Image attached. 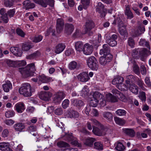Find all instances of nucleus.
Returning a JSON list of instances; mask_svg holds the SVG:
<instances>
[{
    "label": "nucleus",
    "mask_w": 151,
    "mask_h": 151,
    "mask_svg": "<svg viewBox=\"0 0 151 151\" xmlns=\"http://www.w3.org/2000/svg\"><path fill=\"white\" fill-rule=\"evenodd\" d=\"M106 100L109 102H115L117 101V99L116 97L113 96L111 93H109L106 95Z\"/></svg>",
    "instance_id": "nucleus-30"
},
{
    "label": "nucleus",
    "mask_w": 151,
    "mask_h": 151,
    "mask_svg": "<svg viewBox=\"0 0 151 151\" xmlns=\"http://www.w3.org/2000/svg\"><path fill=\"white\" fill-rule=\"evenodd\" d=\"M129 45L131 47H134L135 45L133 39L132 37H129L128 40Z\"/></svg>",
    "instance_id": "nucleus-58"
},
{
    "label": "nucleus",
    "mask_w": 151,
    "mask_h": 151,
    "mask_svg": "<svg viewBox=\"0 0 151 151\" xmlns=\"http://www.w3.org/2000/svg\"><path fill=\"white\" fill-rule=\"evenodd\" d=\"M99 101L98 100L92 98L90 101V105L93 107H96L97 106Z\"/></svg>",
    "instance_id": "nucleus-50"
},
{
    "label": "nucleus",
    "mask_w": 151,
    "mask_h": 151,
    "mask_svg": "<svg viewBox=\"0 0 151 151\" xmlns=\"http://www.w3.org/2000/svg\"><path fill=\"white\" fill-rule=\"evenodd\" d=\"M4 123L7 125L11 126L13 125L14 123V121L12 119L6 120L4 121Z\"/></svg>",
    "instance_id": "nucleus-63"
},
{
    "label": "nucleus",
    "mask_w": 151,
    "mask_h": 151,
    "mask_svg": "<svg viewBox=\"0 0 151 151\" xmlns=\"http://www.w3.org/2000/svg\"><path fill=\"white\" fill-rule=\"evenodd\" d=\"M85 31L86 33L90 32L95 27V24L93 21L91 20L87 21L85 25Z\"/></svg>",
    "instance_id": "nucleus-19"
},
{
    "label": "nucleus",
    "mask_w": 151,
    "mask_h": 151,
    "mask_svg": "<svg viewBox=\"0 0 151 151\" xmlns=\"http://www.w3.org/2000/svg\"><path fill=\"white\" fill-rule=\"evenodd\" d=\"M129 90L135 94H137L138 92V88L136 85H131L129 87Z\"/></svg>",
    "instance_id": "nucleus-42"
},
{
    "label": "nucleus",
    "mask_w": 151,
    "mask_h": 151,
    "mask_svg": "<svg viewBox=\"0 0 151 151\" xmlns=\"http://www.w3.org/2000/svg\"><path fill=\"white\" fill-rule=\"evenodd\" d=\"M100 129L97 127L93 126V132L94 134L98 136H104L106 134L108 129L103 125L99 126Z\"/></svg>",
    "instance_id": "nucleus-4"
},
{
    "label": "nucleus",
    "mask_w": 151,
    "mask_h": 151,
    "mask_svg": "<svg viewBox=\"0 0 151 151\" xmlns=\"http://www.w3.org/2000/svg\"><path fill=\"white\" fill-rule=\"evenodd\" d=\"M94 145V148L99 150H102L103 149V144L100 142H95Z\"/></svg>",
    "instance_id": "nucleus-43"
},
{
    "label": "nucleus",
    "mask_w": 151,
    "mask_h": 151,
    "mask_svg": "<svg viewBox=\"0 0 151 151\" xmlns=\"http://www.w3.org/2000/svg\"><path fill=\"white\" fill-rule=\"evenodd\" d=\"M9 144L8 143L5 142L1 150L2 151H13L9 147Z\"/></svg>",
    "instance_id": "nucleus-56"
},
{
    "label": "nucleus",
    "mask_w": 151,
    "mask_h": 151,
    "mask_svg": "<svg viewBox=\"0 0 151 151\" xmlns=\"http://www.w3.org/2000/svg\"><path fill=\"white\" fill-rule=\"evenodd\" d=\"M105 11L104 5L101 2H99L96 6V12L101 14V17H103L105 16Z\"/></svg>",
    "instance_id": "nucleus-17"
},
{
    "label": "nucleus",
    "mask_w": 151,
    "mask_h": 151,
    "mask_svg": "<svg viewBox=\"0 0 151 151\" xmlns=\"http://www.w3.org/2000/svg\"><path fill=\"white\" fill-rule=\"evenodd\" d=\"M69 104V101L68 99L65 100L62 103L63 107L64 109H66L68 106Z\"/></svg>",
    "instance_id": "nucleus-62"
},
{
    "label": "nucleus",
    "mask_w": 151,
    "mask_h": 151,
    "mask_svg": "<svg viewBox=\"0 0 151 151\" xmlns=\"http://www.w3.org/2000/svg\"><path fill=\"white\" fill-rule=\"evenodd\" d=\"M17 111L19 113H22L25 109V108L23 103H17L14 107Z\"/></svg>",
    "instance_id": "nucleus-26"
},
{
    "label": "nucleus",
    "mask_w": 151,
    "mask_h": 151,
    "mask_svg": "<svg viewBox=\"0 0 151 151\" xmlns=\"http://www.w3.org/2000/svg\"><path fill=\"white\" fill-rule=\"evenodd\" d=\"M16 32L19 36L22 37H24L25 35V33L21 29L17 28L16 29Z\"/></svg>",
    "instance_id": "nucleus-51"
},
{
    "label": "nucleus",
    "mask_w": 151,
    "mask_h": 151,
    "mask_svg": "<svg viewBox=\"0 0 151 151\" xmlns=\"http://www.w3.org/2000/svg\"><path fill=\"white\" fill-rule=\"evenodd\" d=\"M89 93V90L87 86H85L81 91V95L83 97L87 96Z\"/></svg>",
    "instance_id": "nucleus-35"
},
{
    "label": "nucleus",
    "mask_w": 151,
    "mask_h": 151,
    "mask_svg": "<svg viewBox=\"0 0 151 151\" xmlns=\"http://www.w3.org/2000/svg\"><path fill=\"white\" fill-rule=\"evenodd\" d=\"M115 148L118 151H123L125 149V147L122 143L118 142V143Z\"/></svg>",
    "instance_id": "nucleus-52"
},
{
    "label": "nucleus",
    "mask_w": 151,
    "mask_h": 151,
    "mask_svg": "<svg viewBox=\"0 0 151 151\" xmlns=\"http://www.w3.org/2000/svg\"><path fill=\"white\" fill-rule=\"evenodd\" d=\"M139 44L141 46H145L148 48L149 50L150 49L149 42L146 41L145 39H141L139 42Z\"/></svg>",
    "instance_id": "nucleus-40"
},
{
    "label": "nucleus",
    "mask_w": 151,
    "mask_h": 151,
    "mask_svg": "<svg viewBox=\"0 0 151 151\" xmlns=\"http://www.w3.org/2000/svg\"><path fill=\"white\" fill-rule=\"evenodd\" d=\"M95 140L96 139L94 138H89L85 139L83 141V143L86 145L91 147Z\"/></svg>",
    "instance_id": "nucleus-31"
},
{
    "label": "nucleus",
    "mask_w": 151,
    "mask_h": 151,
    "mask_svg": "<svg viewBox=\"0 0 151 151\" xmlns=\"http://www.w3.org/2000/svg\"><path fill=\"white\" fill-rule=\"evenodd\" d=\"M112 58V55L111 54L104 55L100 58V63L102 65H105L111 61Z\"/></svg>",
    "instance_id": "nucleus-8"
},
{
    "label": "nucleus",
    "mask_w": 151,
    "mask_h": 151,
    "mask_svg": "<svg viewBox=\"0 0 151 151\" xmlns=\"http://www.w3.org/2000/svg\"><path fill=\"white\" fill-rule=\"evenodd\" d=\"M6 63L7 65L9 67H14L17 66L15 62L11 60H6Z\"/></svg>",
    "instance_id": "nucleus-54"
},
{
    "label": "nucleus",
    "mask_w": 151,
    "mask_h": 151,
    "mask_svg": "<svg viewBox=\"0 0 151 151\" xmlns=\"http://www.w3.org/2000/svg\"><path fill=\"white\" fill-rule=\"evenodd\" d=\"M32 48V46L29 43H25L22 44V49L23 51H27Z\"/></svg>",
    "instance_id": "nucleus-34"
},
{
    "label": "nucleus",
    "mask_w": 151,
    "mask_h": 151,
    "mask_svg": "<svg viewBox=\"0 0 151 151\" xmlns=\"http://www.w3.org/2000/svg\"><path fill=\"white\" fill-rule=\"evenodd\" d=\"M122 130L124 134L131 137H134L135 135V132L132 129L123 128Z\"/></svg>",
    "instance_id": "nucleus-18"
},
{
    "label": "nucleus",
    "mask_w": 151,
    "mask_h": 151,
    "mask_svg": "<svg viewBox=\"0 0 151 151\" xmlns=\"http://www.w3.org/2000/svg\"><path fill=\"white\" fill-rule=\"evenodd\" d=\"M115 113L119 116H123L126 115V111L124 109H119L116 111Z\"/></svg>",
    "instance_id": "nucleus-49"
},
{
    "label": "nucleus",
    "mask_w": 151,
    "mask_h": 151,
    "mask_svg": "<svg viewBox=\"0 0 151 151\" xmlns=\"http://www.w3.org/2000/svg\"><path fill=\"white\" fill-rule=\"evenodd\" d=\"M81 2L83 5V8L86 9L87 6H88L90 3L89 0H81Z\"/></svg>",
    "instance_id": "nucleus-60"
},
{
    "label": "nucleus",
    "mask_w": 151,
    "mask_h": 151,
    "mask_svg": "<svg viewBox=\"0 0 151 151\" xmlns=\"http://www.w3.org/2000/svg\"><path fill=\"white\" fill-rule=\"evenodd\" d=\"M39 79L40 81L43 83H47L51 81V78L44 74H42L39 77Z\"/></svg>",
    "instance_id": "nucleus-29"
},
{
    "label": "nucleus",
    "mask_w": 151,
    "mask_h": 151,
    "mask_svg": "<svg viewBox=\"0 0 151 151\" xmlns=\"http://www.w3.org/2000/svg\"><path fill=\"white\" fill-rule=\"evenodd\" d=\"M15 113L13 110L7 111L5 113V116L7 118L12 117L14 115Z\"/></svg>",
    "instance_id": "nucleus-57"
},
{
    "label": "nucleus",
    "mask_w": 151,
    "mask_h": 151,
    "mask_svg": "<svg viewBox=\"0 0 151 151\" xmlns=\"http://www.w3.org/2000/svg\"><path fill=\"white\" fill-rule=\"evenodd\" d=\"M54 113L56 115H60L63 113V110L61 107H59L55 109L54 111Z\"/></svg>",
    "instance_id": "nucleus-59"
},
{
    "label": "nucleus",
    "mask_w": 151,
    "mask_h": 151,
    "mask_svg": "<svg viewBox=\"0 0 151 151\" xmlns=\"http://www.w3.org/2000/svg\"><path fill=\"white\" fill-rule=\"evenodd\" d=\"M43 38L42 36L41 35H38L35 37L33 39V41L36 42H38L41 41Z\"/></svg>",
    "instance_id": "nucleus-55"
},
{
    "label": "nucleus",
    "mask_w": 151,
    "mask_h": 151,
    "mask_svg": "<svg viewBox=\"0 0 151 151\" xmlns=\"http://www.w3.org/2000/svg\"><path fill=\"white\" fill-rule=\"evenodd\" d=\"M119 31L120 35L124 36V37L127 35V32L125 28H119Z\"/></svg>",
    "instance_id": "nucleus-53"
},
{
    "label": "nucleus",
    "mask_w": 151,
    "mask_h": 151,
    "mask_svg": "<svg viewBox=\"0 0 151 151\" xmlns=\"http://www.w3.org/2000/svg\"><path fill=\"white\" fill-rule=\"evenodd\" d=\"M52 95V93L49 91H42L40 93L39 96L40 99L46 101H49Z\"/></svg>",
    "instance_id": "nucleus-10"
},
{
    "label": "nucleus",
    "mask_w": 151,
    "mask_h": 151,
    "mask_svg": "<svg viewBox=\"0 0 151 151\" xmlns=\"http://www.w3.org/2000/svg\"><path fill=\"white\" fill-rule=\"evenodd\" d=\"M65 94L62 91H59L55 95L53 100L54 103L56 104L60 103L65 98Z\"/></svg>",
    "instance_id": "nucleus-7"
},
{
    "label": "nucleus",
    "mask_w": 151,
    "mask_h": 151,
    "mask_svg": "<svg viewBox=\"0 0 151 151\" xmlns=\"http://www.w3.org/2000/svg\"><path fill=\"white\" fill-rule=\"evenodd\" d=\"M23 7L26 10L33 9L35 7V4L30 0H26L23 3Z\"/></svg>",
    "instance_id": "nucleus-20"
},
{
    "label": "nucleus",
    "mask_w": 151,
    "mask_h": 151,
    "mask_svg": "<svg viewBox=\"0 0 151 151\" xmlns=\"http://www.w3.org/2000/svg\"><path fill=\"white\" fill-rule=\"evenodd\" d=\"M36 4H38L42 7H46L49 5L52 7L54 4V0H32Z\"/></svg>",
    "instance_id": "nucleus-6"
},
{
    "label": "nucleus",
    "mask_w": 151,
    "mask_h": 151,
    "mask_svg": "<svg viewBox=\"0 0 151 151\" xmlns=\"http://www.w3.org/2000/svg\"><path fill=\"white\" fill-rule=\"evenodd\" d=\"M103 117L106 120L109 121H111L113 119V115L109 112H105L103 113Z\"/></svg>",
    "instance_id": "nucleus-32"
},
{
    "label": "nucleus",
    "mask_w": 151,
    "mask_h": 151,
    "mask_svg": "<svg viewBox=\"0 0 151 151\" xmlns=\"http://www.w3.org/2000/svg\"><path fill=\"white\" fill-rule=\"evenodd\" d=\"M27 130L30 133L32 134V133L36 131V127L31 126L27 127Z\"/></svg>",
    "instance_id": "nucleus-61"
},
{
    "label": "nucleus",
    "mask_w": 151,
    "mask_h": 151,
    "mask_svg": "<svg viewBox=\"0 0 151 151\" xmlns=\"http://www.w3.org/2000/svg\"><path fill=\"white\" fill-rule=\"evenodd\" d=\"M83 51L85 54L90 55L93 52V46L88 43L85 44L83 46Z\"/></svg>",
    "instance_id": "nucleus-15"
},
{
    "label": "nucleus",
    "mask_w": 151,
    "mask_h": 151,
    "mask_svg": "<svg viewBox=\"0 0 151 151\" xmlns=\"http://www.w3.org/2000/svg\"><path fill=\"white\" fill-rule=\"evenodd\" d=\"M75 48L77 51L80 52L83 47V44L81 41H78L75 43Z\"/></svg>",
    "instance_id": "nucleus-39"
},
{
    "label": "nucleus",
    "mask_w": 151,
    "mask_h": 151,
    "mask_svg": "<svg viewBox=\"0 0 151 151\" xmlns=\"http://www.w3.org/2000/svg\"><path fill=\"white\" fill-rule=\"evenodd\" d=\"M74 26L72 24L67 23L65 24V32L67 35H70L74 30Z\"/></svg>",
    "instance_id": "nucleus-23"
},
{
    "label": "nucleus",
    "mask_w": 151,
    "mask_h": 151,
    "mask_svg": "<svg viewBox=\"0 0 151 151\" xmlns=\"http://www.w3.org/2000/svg\"><path fill=\"white\" fill-rule=\"evenodd\" d=\"M40 55V53L39 51H36L33 53L27 56V58L29 59H33L37 58Z\"/></svg>",
    "instance_id": "nucleus-41"
},
{
    "label": "nucleus",
    "mask_w": 151,
    "mask_h": 151,
    "mask_svg": "<svg viewBox=\"0 0 151 151\" xmlns=\"http://www.w3.org/2000/svg\"><path fill=\"white\" fill-rule=\"evenodd\" d=\"M126 79L130 81V82H132V83L134 82L135 81V77L131 75L127 76H126Z\"/></svg>",
    "instance_id": "nucleus-64"
},
{
    "label": "nucleus",
    "mask_w": 151,
    "mask_h": 151,
    "mask_svg": "<svg viewBox=\"0 0 151 151\" xmlns=\"http://www.w3.org/2000/svg\"><path fill=\"white\" fill-rule=\"evenodd\" d=\"M138 97L142 101L145 102L146 101V97L145 92L144 91L139 92Z\"/></svg>",
    "instance_id": "nucleus-47"
},
{
    "label": "nucleus",
    "mask_w": 151,
    "mask_h": 151,
    "mask_svg": "<svg viewBox=\"0 0 151 151\" xmlns=\"http://www.w3.org/2000/svg\"><path fill=\"white\" fill-rule=\"evenodd\" d=\"M124 78L121 76H118L113 79L112 81L113 84L116 85V87L119 90L124 89L122 88V85L124 81Z\"/></svg>",
    "instance_id": "nucleus-9"
},
{
    "label": "nucleus",
    "mask_w": 151,
    "mask_h": 151,
    "mask_svg": "<svg viewBox=\"0 0 151 151\" xmlns=\"http://www.w3.org/2000/svg\"><path fill=\"white\" fill-rule=\"evenodd\" d=\"M136 83L142 90L143 91L146 90V89L145 87V85L141 79L138 78L137 81Z\"/></svg>",
    "instance_id": "nucleus-36"
},
{
    "label": "nucleus",
    "mask_w": 151,
    "mask_h": 151,
    "mask_svg": "<svg viewBox=\"0 0 151 151\" xmlns=\"http://www.w3.org/2000/svg\"><path fill=\"white\" fill-rule=\"evenodd\" d=\"M71 102L72 105L80 109L84 105V102L81 100L77 99H72Z\"/></svg>",
    "instance_id": "nucleus-13"
},
{
    "label": "nucleus",
    "mask_w": 151,
    "mask_h": 151,
    "mask_svg": "<svg viewBox=\"0 0 151 151\" xmlns=\"http://www.w3.org/2000/svg\"><path fill=\"white\" fill-rule=\"evenodd\" d=\"M78 66L77 62L73 61L70 62L68 65V68L70 70H73L77 68Z\"/></svg>",
    "instance_id": "nucleus-45"
},
{
    "label": "nucleus",
    "mask_w": 151,
    "mask_h": 151,
    "mask_svg": "<svg viewBox=\"0 0 151 151\" xmlns=\"http://www.w3.org/2000/svg\"><path fill=\"white\" fill-rule=\"evenodd\" d=\"M93 98L96 100L99 101V100L103 99L104 97V96L99 92L96 91L94 92L93 95Z\"/></svg>",
    "instance_id": "nucleus-37"
},
{
    "label": "nucleus",
    "mask_w": 151,
    "mask_h": 151,
    "mask_svg": "<svg viewBox=\"0 0 151 151\" xmlns=\"http://www.w3.org/2000/svg\"><path fill=\"white\" fill-rule=\"evenodd\" d=\"M65 47V46L64 44H59L56 46L55 52L57 54L60 53L63 51Z\"/></svg>",
    "instance_id": "nucleus-27"
},
{
    "label": "nucleus",
    "mask_w": 151,
    "mask_h": 151,
    "mask_svg": "<svg viewBox=\"0 0 151 151\" xmlns=\"http://www.w3.org/2000/svg\"><path fill=\"white\" fill-rule=\"evenodd\" d=\"M132 55L134 58H138L139 56V48L133 50L132 51Z\"/></svg>",
    "instance_id": "nucleus-46"
},
{
    "label": "nucleus",
    "mask_w": 151,
    "mask_h": 151,
    "mask_svg": "<svg viewBox=\"0 0 151 151\" xmlns=\"http://www.w3.org/2000/svg\"><path fill=\"white\" fill-rule=\"evenodd\" d=\"M77 78L79 80L82 82H86L90 79L88 73L86 72L81 73L78 76Z\"/></svg>",
    "instance_id": "nucleus-14"
},
{
    "label": "nucleus",
    "mask_w": 151,
    "mask_h": 151,
    "mask_svg": "<svg viewBox=\"0 0 151 151\" xmlns=\"http://www.w3.org/2000/svg\"><path fill=\"white\" fill-rule=\"evenodd\" d=\"M2 88L6 92H9L12 88V84L10 81H6L2 85Z\"/></svg>",
    "instance_id": "nucleus-21"
},
{
    "label": "nucleus",
    "mask_w": 151,
    "mask_h": 151,
    "mask_svg": "<svg viewBox=\"0 0 151 151\" xmlns=\"http://www.w3.org/2000/svg\"><path fill=\"white\" fill-rule=\"evenodd\" d=\"M117 37V36L115 34L112 35L111 37L109 35H107L106 36V40L107 44L111 47L116 46L117 44L116 40Z\"/></svg>",
    "instance_id": "nucleus-5"
},
{
    "label": "nucleus",
    "mask_w": 151,
    "mask_h": 151,
    "mask_svg": "<svg viewBox=\"0 0 151 151\" xmlns=\"http://www.w3.org/2000/svg\"><path fill=\"white\" fill-rule=\"evenodd\" d=\"M19 69L22 75L25 77L33 76L35 70V64L33 63L29 64L25 68H19Z\"/></svg>",
    "instance_id": "nucleus-1"
},
{
    "label": "nucleus",
    "mask_w": 151,
    "mask_h": 151,
    "mask_svg": "<svg viewBox=\"0 0 151 151\" xmlns=\"http://www.w3.org/2000/svg\"><path fill=\"white\" fill-rule=\"evenodd\" d=\"M13 127L15 130L19 132H22L25 127L23 123L20 122L15 124Z\"/></svg>",
    "instance_id": "nucleus-28"
},
{
    "label": "nucleus",
    "mask_w": 151,
    "mask_h": 151,
    "mask_svg": "<svg viewBox=\"0 0 151 151\" xmlns=\"http://www.w3.org/2000/svg\"><path fill=\"white\" fill-rule=\"evenodd\" d=\"M87 64L91 69L97 70L99 68L98 62L96 58L91 56L88 58L87 60Z\"/></svg>",
    "instance_id": "nucleus-3"
},
{
    "label": "nucleus",
    "mask_w": 151,
    "mask_h": 151,
    "mask_svg": "<svg viewBox=\"0 0 151 151\" xmlns=\"http://www.w3.org/2000/svg\"><path fill=\"white\" fill-rule=\"evenodd\" d=\"M150 51L147 50L145 48L139 49V55L140 56L141 60L142 61H144L148 54H150Z\"/></svg>",
    "instance_id": "nucleus-12"
},
{
    "label": "nucleus",
    "mask_w": 151,
    "mask_h": 151,
    "mask_svg": "<svg viewBox=\"0 0 151 151\" xmlns=\"http://www.w3.org/2000/svg\"><path fill=\"white\" fill-rule=\"evenodd\" d=\"M133 70L136 74L139 75L140 74L139 68L138 65L134 64L133 67Z\"/></svg>",
    "instance_id": "nucleus-48"
},
{
    "label": "nucleus",
    "mask_w": 151,
    "mask_h": 151,
    "mask_svg": "<svg viewBox=\"0 0 151 151\" xmlns=\"http://www.w3.org/2000/svg\"><path fill=\"white\" fill-rule=\"evenodd\" d=\"M114 120L115 123L120 126H123L125 123V121L124 119L118 117H114Z\"/></svg>",
    "instance_id": "nucleus-33"
},
{
    "label": "nucleus",
    "mask_w": 151,
    "mask_h": 151,
    "mask_svg": "<svg viewBox=\"0 0 151 151\" xmlns=\"http://www.w3.org/2000/svg\"><path fill=\"white\" fill-rule=\"evenodd\" d=\"M67 112L68 115V117L70 118H77L79 116V113L78 112L72 109H68Z\"/></svg>",
    "instance_id": "nucleus-25"
},
{
    "label": "nucleus",
    "mask_w": 151,
    "mask_h": 151,
    "mask_svg": "<svg viewBox=\"0 0 151 151\" xmlns=\"http://www.w3.org/2000/svg\"><path fill=\"white\" fill-rule=\"evenodd\" d=\"M57 146L60 148L68 147L70 145L68 143L63 141H60L57 142Z\"/></svg>",
    "instance_id": "nucleus-44"
},
{
    "label": "nucleus",
    "mask_w": 151,
    "mask_h": 151,
    "mask_svg": "<svg viewBox=\"0 0 151 151\" xmlns=\"http://www.w3.org/2000/svg\"><path fill=\"white\" fill-rule=\"evenodd\" d=\"M14 0H4V5L6 7H11L14 5Z\"/></svg>",
    "instance_id": "nucleus-38"
},
{
    "label": "nucleus",
    "mask_w": 151,
    "mask_h": 151,
    "mask_svg": "<svg viewBox=\"0 0 151 151\" xmlns=\"http://www.w3.org/2000/svg\"><path fill=\"white\" fill-rule=\"evenodd\" d=\"M64 26V22L63 19H58L56 21V29L57 32L60 33L63 30Z\"/></svg>",
    "instance_id": "nucleus-11"
},
{
    "label": "nucleus",
    "mask_w": 151,
    "mask_h": 151,
    "mask_svg": "<svg viewBox=\"0 0 151 151\" xmlns=\"http://www.w3.org/2000/svg\"><path fill=\"white\" fill-rule=\"evenodd\" d=\"M126 9L124 11V14L127 16L128 19H131L134 17L133 14L130 9L129 5H125Z\"/></svg>",
    "instance_id": "nucleus-24"
},
{
    "label": "nucleus",
    "mask_w": 151,
    "mask_h": 151,
    "mask_svg": "<svg viewBox=\"0 0 151 151\" xmlns=\"http://www.w3.org/2000/svg\"><path fill=\"white\" fill-rule=\"evenodd\" d=\"M19 93L25 97H30L32 96V91L30 85L25 83L22 85L19 90Z\"/></svg>",
    "instance_id": "nucleus-2"
},
{
    "label": "nucleus",
    "mask_w": 151,
    "mask_h": 151,
    "mask_svg": "<svg viewBox=\"0 0 151 151\" xmlns=\"http://www.w3.org/2000/svg\"><path fill=\"white\" fill-rule=\"evenodd\" d=\"M10 50L14 55L17 56L21 57L22 55V52L19 47H12L10 48Z\"/></svg>",
    "instance_id": "nucleus-22"
},
{
    "label": "nucleus",
    "mask_w": 151,
    "mask_h": 151,
    "mask_svg": "<svg viewBox=\"0 0 151 151\" xmlns=\"http://www.w3.org/2000/svg\"><path fill=\"white\" fill-rule=\"evenodd\" d=\"M110 47L107 44H104L102 47V49L100 51L99 54L100 55H107L110 54Z\"/></svg>",
    "instance_id": "nucleus-16"
}]
</instances>
